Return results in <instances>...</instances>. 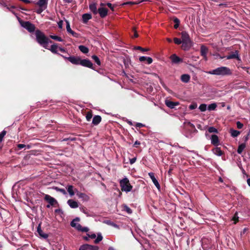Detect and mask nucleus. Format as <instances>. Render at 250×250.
<instances>
[{
	"instance_id": "obj_1",
	"label": "nucleus",
	"mask_w": 250,
	"mask_h": 250,
	"mask_svg": "<svg viewBox=\"0 0 250 250\" xmlns=\"http://www.w3.org/2000/svg\"><path fill=\"white\" fill-rule=\"evenodd\" d=\"M35 35L37 42L45 49H49L47 47V44L48 43H52L53 42L50 40L39 29L36 30Z\"/></svg>"
},
{
	"instance_id": "obj_2",
	"label": "nucleus",
	"mask_w": 250,
	"mask_h": 250,
	"mask_svg": "<svg viewBox=\"0 0 250 250\" xmlns=\"http://www.w3.org/2000/svg\"><path fill=\"white\" fill-rule=\"evenodd\" d=\"M209 73L217 75H229L231 74V71L227 67H220L212 70Z\"/></svg>"
},
{
	"instance_id": "obj_3",
	"label": "nucleus",
	"mask_w": 250,
	"mask_h": 250,
	"mask_svg": "<svg viewBox=\"0 0 250 250\" xmlns=\"http://www.w3.org/2000/svg\"><path fill=\"white\" fill-rule=\"evenodd\" d=\"M80 219L79 217H76L71 222L70 225L72 227L74 228L79 231L83 232H87L89 231V228L86 227H82L79 223Z\"/></svg>"
},
{
	"instance_id": "obj_4",
	"label": "nucleus",
	"mask_w": 250,
	"mask_h": 250,
	"mask_svg": "<svg viewBox=\"0 0 250 250\" xmlns=\"http://www.w3.org/2000/svg\"><path fill=\"white\" fill-rule=\"evenodd\" d=\"M120 184L122 190L126 192L130 191L132 188V187L127 178H124L120 180Z\"/></svg>"
},
{
	"instance_id": "obj_5",
	"label": "nucleus",
	"mask_w": 250,
	"mask_h": 250,
	"mask_svg": "<svg viewBox=\"0 0 250 250\" xmlns=\"http://www.w3.org/2000/svg\"><path fill=\"white\" fill-rule=\"evenodd\" d=\"M21 25L25 28L29 32L32 33L35 31L36 27L34 24L29 21L19 20Z\"/></svg>"
},
{
	"instance_id": "obj_6",
	"label": "nucleus",
	"mask_w": 250,
	"mask_h": 250,
	"mask_svg": "<svg viewBox=\"0 0 250 250\" xmlns=\"http://www.w3.org/2000/svg\"><path fill=\"white\" fill-rule=\"evenodd\" d=\"M66 61L70 62H91L90 61L87 59H82L79 56H69L68 57L63 56Z\"/></svg>"
},
{
	"instance_id": "obj_7",
	"label": "nucleus",
	"mask_w": 250,
	"mask_h": 250,
	"mask_svg": "<svg viewBox=\"0 0 250 250\" xmlns=\"http://www.w3.org/2000/svg\"><path fill=\"white\" fill-rule=\"evenodd\" d=\"M225 59L226 60L236 59L238 61H241L237 50L229 52L228 55H225Z\"/></svg>"
},
{
	"instance_id": "obj_8",
	"label": "nucleus",
	"mask_w": 250,
	"mask_h": 250,
	"mask_svg": "<svg viewBox=\"0 0 250 250\" xmlns=\"http://www.w3.org/2000/svg\"><path fill=\"white\" fill-rule=\"evenodd\" d=\"M108 10L106 7H99L98 9V14H99L100 17L104 19L108 15Z\"/></svg>"
},
{
	"instance_id": "obj_9",
	"label": "nucleus",
	"mask_w": 250,
	"mask_h": 250,
	"mask_svg": "<svg viewBox=\"0 0 250 250\" xmlns=\"http://www.w3.org/2000/svg\"><path fill=\"white\" fill-rule=\"evenodd\" d=\"M208 53V48L205 45L202 44L200 47V54L205 61H207V54Z\"/></svg>"
},
{
	"instance_id": "obj_10",
	"label": "nucleus",
	"mask_w": 250,
	"mask_h": 250,
	"mask_svg": "<svg viewBox=\"0 0 250 250\" xmlns=\"http://www.w3.org/2000/svg\"><path fill=\"white\" fill-rule=\"evenodd\" d=\"M99 247L97 246H92L89 244H84L82 245L79 250H98Z\"/></svg>"
},
{
	"instance_id": "obj_11",
	"label": "nucleus",
	"mask_w": 250,
	"mask_h": 250,
	"mask_svg": "<svg viewBox=\"0 0 250 250\" xmlns=\"http://www.w3.org/2000/svg\"><path fill=\"white\" fill-rule=\"evenodd\" d=\"M76 193L78 197L81 199L83 201H88L89 200V197L86 194L82 192H80L77 189H75Z\"/></svg>"
},
{
	"instance_id": "obj_12",
	"label": "nucleus",
	"mask_w": 250,
	"mask_h": 250,
	"mask_svg": "<svg viewBox=\"0 0 250 250\" xmlns=\"http://www.w3.org/2000/svg\"><path fill=\"white\" fill-rule=\"evenodd\" d=\"M89 8L90 11L94 14H98V9L97 7V3L96 2H91L89 3Z\"/></svg>"
},
{
	"instance_id": "obj_13",
	"label": "nucleus",
	"mask_w": 250,
	"mask_h": 250,
	"mask_svg": "<svg viewBox=\"0 0 250 250\" xmlns=\"http://www.w3.org/2000/svg\"><path fill=\"white\" fill-rule=\"evenodd\" d=\"M211 144L214 146H218L219 145V140L218 137L215 134L212 135L210 137Z\"/></svg>"
},
{
	"instance_id": "obj_14",
	"label": "nucleus",
	"mask_w": 250,
	"mask_h": 250,
	"mask_svg": "<svg viewBox=\"0 0 250 250\" xmlns=\"http://www.w3.org/2000/svg\"><path fill=\"white\" fill-rule=\"evenodd\" d=\"M148 175L150 177V178H151V179L152 180L153 184L156 186V187L158 189H159L160 188V185L159 184V182L157 181V180L155 178V177L154 176V174L153 172H149Z\"/></svg>"
},
{
	"instance_id": "obj_15",
	"label": "nucleus",
	"mask_w": 250,
	"mask_h": 250,
	"mask_svg": "<svg viewBox=\"0 0 250 250\" xmlns=\"http://www.w3.org/2000/svg\"><path fill=\"white\" fill-rule=\"evenodd\" d=\"M66 23V30L74 37H78V34L73 31L70 28V23L67 20L65 21Z\"/></svg>"
},
{
	"instance_id": "obj_16",
	"label": "nucleus",
	"mask_w": 250,
	"mask_h": 250,
	"mask_svg": "<svg viewBox=\"0 0 250 250\" xmlns=\"http://www.w3.org/2000/svg\"><path fill=\"white\" fill-rule=\"evenodd\" d=\"M44 200L47 201L51 206H53L55 203H57L56 199L48 194L45 195Z\"/></svg>"
},
{
	"instance_id": "obj_17",
	"label": "nucleus",
	"mask_w": 250,
	"mask_h": 250,
	"mask_svg": "<svg viewBox=\"0 0 250 250\" xmlns=\"http://www.w3.org/2000/svg\"><path fill=\"white\" fill-rule=\"evenodd\" d=\"M191 46V41L182 42L181 48L184 50H188Z\"/></svg>"
},
{
	"instance_id": "obj_18",
	"label": "nucleus",
	"mask_w": 250,
	"mask_h": 250,
	"mask_svg": "<svg viewBox=\"0 0 250 250\" xmlns=\"http://www.w3.org/2000/svg\"><path fill=\"white\" fill-rule=\"evenodd\" d=\"M211 56L213 60H221V59H225V55L218 53H213L211 55Z\"/></svg>"
},
{
	"instance_id": "obj_19",
	"label": "nucleus",
	"mask_w": 250,
	"mask_h": 250,
	"mask_svg": "<svg viewBox=\"0 0 250 250\" xmlns=\"http://www.w3.org/2000/svg\"><path fill=\"white\" fill-rule=\"evenodd\" d=\"M166 105L169 108L172 109L175 107V106L179 104V102H173L169 100L165 101Z\"/></svg>"
},
{
	"instance_id": "obj_20",
	"label": "nucleus",
	"mask_w": 250,
	"mask_h": 250,
	"mask_svg": "<svg viewBox=\"0 0 250 250\" xmlns=\"http://www.w3.org/2000/svg\"><path fill=\"white\" fill-rule=\"evenodd\" d=\"M48 0H38L37 5L39 7L46 9L47 6V2Z\"/></svg>"
},
{
	"instance_id": "obj_21",
	"label": "nucleus",
	"mask_w": 250,
	"mask_h": 250,
	"mask_svg": "<svg viewBox=\"0 0 250 250\" xmlns=\"http://www.w3.org/2000/svg\"><path fill=\"white\" fill-rule=\"evenodd\" d=\"M67 204L71 208H76L79 207L77 202L74 201L72 199H69L67 201Z\"/></svg>"
},
{
	"instance_id": "obj_22",
	"label": "nucleus",
	"mask_w": 250,
	"mask_h": 250,
	"mask_svg": "<svg viewBox=\"0 0 250 250\" xmlns=\"http://www.w3.org/2000/svg\"><path fill=\"white\" fill-rule=\"evenodd\" d=\"M171 61V62H180L182 61L181 58L177 56L175 54H173L169 57Z\"/></svg>"
},
{
	"instance_id": "obj_23",
	"label": "nucleus",
	"mask_w": 250,
	"mask_h": 250,
	"mask_svg": "<svg viewBox=\"0 0 250 250\" xmlns=\"http://www.w3.org/2000/svg\"><path fill=\"white\" fill-rule=\"evenodd\" d=\"M182 42L191 41L188 34L186 31H182L181 33Z\"/></svg>"
},
{
	"instance_id": "obj_24",
	"label": "nucleus",
	"mask_w": 250,
	"mask_h": 250,
	"mask_svg": "<svg viewBox=\"0 0 250 250\" xmlns=\"http://www.w3.org/2000/svg\"><path fill=\"white\" fill-rule=\"evenodd\" d=\"M37 232L39 235L44 239H46L48 237V234L45 233L41 229V225L40 224L37 228Z\"/></svg>"
},
{
	"instance_id": "obj_25",
	"label": "nucleus",
	"mask_w": 250,
	"mask_h": 250,
	"mask_svg": "<svg viewBox=\"0 0 250 250\" xmlns=\"http://www.w3.org/2000/svg\"><path fill=\"white\" fill-rule=\"evenodd\" d=\"M92 19V15L89 13H85L83 15L82 20L84 23H86L87 21Z\"/></svg>"
},
{
	"instance_id": "obj_26",
	"label": "nucleus",
	"mask_w": 250,
	"mask_h": 250,
	"mask_svg": "<svg viewBox=\"0 0 250 250\" xmlns=\"http://www.w3.org/2000/svg\"><path fill=\"white\" fill-rule=\"evenodd\" d=\"M75 189L72 185H68L67 186V190L70 196H73L75 194V193H76Z\"/></svg>"
},
{
	"instance_id": "obj_27",
	"label": "nucleus",
	"mask_w": 250,
	"mask_h": 250,
	"mask_svg": "<svg viewBox=\"0 0 250 250\" xmlns=\"http://www.w3.org/2000/svg\"><path fill=\"white\" fill-rule=\"evenodd\" d=\"M102 120L101 117L99 115L95 116L92 120V124L95 125H98Z\"/></svg>"
},
{
	"instance_id": "obj_28",
	"label": "nucleus",
	"mask_w": 250,
	"mask_h": 250,
	"mask_svg": "<svg viewBox=\"0 0 250 250\" xmlns=\"http://www.w3.org/2000/svg\"><path fill=\"white\" fill-rule=\"evenodd\" d=\"M212 152L216 155L220 156L222 155L223 152L221 150V148L218 147H216L212 150Z\"/></svg>"
},
{
	"instance_id": "obj_29",
	"label": "nucleus",
	"mask_w": 250,
	"mask_h": 250,
	"mask_svg": "<svg viewBox=\"0 0 250 250\" xmlns=\"http://www.w3.org/2000/svg\"><path fill=\"white\" fill-rule=\"evenodd\" d=\"M190 79V77L188 74H183L181 77V81L185 83H188Z\"/></svg>"
},
{
	"instance_id": "obj_30",
	"label": "nucleus",
	"mask_w": 250,
	"mask_h": 250,
	"mask_svg": "<svg viewBox=\"0 0 250 250\" xmlns=\"http://www.w3.org/2000/svg\"><path fill=\"white\" fill-rule=\"evenodd\" d=\"M79 49L84 54H86L89 52V49L84 45H81L79 46Z\"/></svg>"
},
{
	"instance_id": "obj_31",
	"label": "nucleus",
	"mask_w": 250,
	"mask_h": 250,
	"mask_svg": "<svg viewBox=\"0 0 250 250\" xmlns=\"http://www.w3.org/2000/svg\"><path fill=\"white\" fill-rule=\"evenodd\" d=\"M246 147V145L244 143L241 144L238 146L237 152L238 154H241L245 148Z\"/></svg>"
},
{
	"instance_id": "obj_32",
	"label": "nucleus",
	"mask_w": 250,
	"mask_h": 250,
	"mask_svg": "<svg viewBox=\"0 0 250 250\" xmlns=\"http://www.w3.org/2000/svg\"><path fill=\"white\" fill-rule=\"evenodd\" d=\"M173 22H174L175 24L174 25V28L175 29H177L180 24V21L177 17H173Z\"/></svg>"
},
{
	"instance_id": "obj_33",
	"label": "nucleus",
	"mask_w": 250,
	"mask_h": 250,
	"mask_svg": "<svg viewBox=\"0 0 250 250\" xmlns=\"http://www.w3.org/2000/svg\"><path fill=\"white\" fill-rule=\"evenodd\" d=\"M230 133L231 134V136L233 137H237L240 133V131L233 129H231L230 130Z\"/></svg>"
},
{
	"instance_id": "obj_34",
	"label": "nucleus",
	"mask_w": 250,
	"mask_h": 250,
	"mask_svg": "<svg viewBox=\"0 0 250 250\" xmlns=\"http://www.w3.org/2000/svg\"><path fill=\"white\" fill-rule=\"evenodd\" d=\"M57 48H58V45L57 44H52L51 46V48L50 49V50L53 53H54V54H57Z\"/></svg>"
},
{
	"instance_id": "obj_35",
	"label": "nucleus",
	"mask_w": 250,
	"mask_h": 250,
	"mask_svg": "<svg viewBox=\"0 0 250 250\" xmlns=\"http://www.w3.org/2000/svg\"><path fill=\"white\" fill-rule=\"evenodd\" d=\"M217 107V104L215 103H212L208 105V109L209 111L214 110Z\"/></svg>"
},
{
	"instance_id": "obj_36",
	"label": "nucleus",
	"mask_w": 250,
	"mask_h": 250,
	"mask_svg": "<svg viewBox=\"0 0 250 250\" xmlns=\"http://www.w3.org/2000/svg\"><path fill=\"white\" fill-rule=\"evenodd\" d=\"M49 37L51 39L56 40L57 41L62 42L63 41L61 37L56 35H50Z\"/></svg>"
},
{
	"instance_id": "obj_37",
	"label": "nucleus",
	"mask_w": 250,
	"mask_h": 250,
	"mask_svg": "<svg viewBox=\"0 0 250 250\" xmlns=\"http://www.w3.org/2000/svg\"><path fill=\"white\" fill-rule=\"evenodd\" d=\"M53 189L56 190L57 191H59L62 193L63 194L65 195L66 194V192L64 189L63 188H60L58 187H54L53 188Z\"/></svg>"
},
{
	"instance_id": "obj_38",
	"label": "nucleus",
	"mask_w": 250,
	"mask_h": 250,
	"mask_svg": "<svg viewBox=\"0 0 250 250\" xmlns=\"http://www.w3.org/2000/svg\"><path fill=\"white\" fill-rule=\"evenodd\" d=\"M82 65L87 67L90 68L94 69V65L95 64V63H80Z\"/></svg>"
},
{
	"instance_id": "obj_39",
	"label": "nucleus",
	"mask_w": 250,
	"mask_h": 250,
	"mask_svg": "<svg viewBox=\"0 0 250 250\" xmlns=\"http://www.w3.org/2000/svg\"><path fill=\"white\" fill-rule=\"evenodd\" d=\"M207 105L205 104H201L199 107V110L202 112L205 111L207 110Z\"/></svg>"
},
{
	"instance_id": "obj_40",
	"label": "nucleus",
	"mask_w": 250,
	"mask_h": 250,
	"mask_svg": "<svg viewBox=\"0 0 250 250\" xmlns=\"http://www.w3.org/2000/svg\"><path fill=\"white\" fill-rule=\"evenodd\" d=\"M103 239V236H102L101 233H99L98 234V236L96 238V239L94 241V243L95 244H97L99 243L100 241H101Z\"/></svg>"
},
{
	"instance_id": "obj_41",
	"label": "nucleus",
	"mask_w": 250,
	"mask_h": 250,
	"mask_svg": "<svg viewBox=\"0 0 250 250\" xmlns=\"http://www.w3.org/2000/svg\"><path fill=\"white\" fill-rule=\"evenodd\" d=\"M106 6L109 7L112 12H114L115 11V8L116 7L115 5H113L112 3L110 2H106Z\"/></svg>"
},
{
	"instance_id": "obj_42",
	"label": "nucleus",
	"mask_w": 250,
	"mask_h": 250,
	"mask_svg": "<svg viewBox=\"0 0 250 250\" xmlns=\"http://www.w3.org/2000/svg\"><path fill=\"white\" fill-rule=\"evenodd\" d=\"M208 131L209 133H218V130L216 128H215L214 127H213V126L209 127L208 128Z\"/></svg>"
},
{
	"instance_id": "obj_43",
	"label": "nucleus",
	"mask_w": 250,
	"mask_h": 250,
	"mask_svg": "<svg viewBox=\"0 0 250 250\" xmlns=\"http://www.w3.org/2000/svg\"><path fill=\"white\" fill-rule=\"evenodd\" d=\"M134 48L135 49H137V50H139L142 52H144V51H148L149 50V48H143L141 46H135L134 47Z\"/></svg>"
},
{
	"instance_id": "obj_44",
	"label": "nucleus",
	"mask_w": 250,
	"mask_h": 250,
	"mask_svg": "<svg viewBox=\"0 0 250 250\" xmlns=\"http://www.w3.org/2000/svg\"><path fill=\"white\" fill-rule=\"evenodd\" d=\"M124 210L128 214L132 213V210L126 205L124 206Z\"/></svg>"
},
{
	"instance_id": "obj_45",
	"label": "nucleus",
	"mask_w": 250,
	"mask_h": 250,
	"mask_svg": "<svg viewBox=\"0 0 250 250\" xmlns=\"http://www.w3.org/2000/svg\"><path fill=\"white\" fill-rule=\"evenodd\" d=\"M209 44L215 50H218L219 49V47L218 46V45L217 44V43H214V42H212V43H209Z\"/></svg>"
},
{
	"instance_id": "obj_46",
	"label": "nucleus",
	"mask_w": 250,
	"mask_h": 250,
	"mask_svg": "<svg viewBox=\"0 0 250 250\" xmlns=\"http://www.w3.org/2000/svg\"><path fill=\"white\" fill-rule=\"evenodd\" d=\"M174 42L176 44H180L182 42V41L180 39L177 38H174L173 39Z\"/></svg>"
},
{
	"instance_id": "obj_47",
	"label": "nucleus",
	"mask_w": 250,
	"mask_h": 250,
	"mask_svg": "<svg viewBox=\"0 0 250 250\" xmlns=\"http://www.w3.org/2000/svg\"><path fill=\"white\" fill-rule=\"evenodd\" d=\"M232 220L234 221V224H236L237 223V222H238V214H237V213L236 212L235 213V214L234 215L233 218H232Z\"/></svg>"
},
{
	"instance_id": "obj_48",
	"label": "nucleus",
	"mask_w": 250,
	"mask_h": 250,
	"mask_svg": "<svg viewBox=\"0 0 250 250\" xmlns=\"http://www.w3.org/2000/svg\"><path fill=\"white\" fill-rule=\"evenodd\" d=\"M0 4L3 6L6 7L7 9H8V10H10V8H9V7H8L7 5L3 0H1L0 1Z\"/></svg>"
},
{
	"instance_id": "obj_49",
	"label": "nucleus",
	"mask_w": 250,
	"mask_h": 250,
	"mask_svg": "<svg viewBox=\"0 0 250 250\" xmlns=\"http://www.w3.org/2000/svg\"><path fill=\"white\" fill-rule=\"evenodd\" d=\"M6 134V131L4 130H3L0 133V143L2 141V139L3 137Z\"/></svg>"
},
{
	"instance_id": "obj_50",
	"label": "nucleus",
	"mask_w": 250,
	"mask_h": 250,
	"mask_svg": "<svg viewBox=\"0 0 250 250\" xmlns=\"http://www.w3.org/2000/svg\"><path fill=\"white\" fill-rule=\"evenodd\" d=\"M92 117V115L91 113H88L86 115V119L87 121H90Z\"/></svg>"
},
{
	"instance_id": "obj_51",
	"label": "nucleus",
	"mask_w": 250,
	"mask_h": 250,
	"mask_svg": "<svg viewBox=\"0 0 250 250\" xmlns=\"http://www.w3.org/2000/svg\"><path fill=\"white\" fill-rule=\"evenodd\" d=\"M197 107V104H190L189 106V108L191 110H193V109L196 108Z\"/></svg>"
},
{
	"instance_id": "obj_52",
	"label": "nucleus",
	"mask_w": 250,
	"mask_h": 250,
	"mask_svg": "<svg viewBox=\"0 0 250 250\" xmlns=\"http://www.w3.org/2000/svg\"><path fill=\"white\" fill-rule=\"evenodd\" d=\"M92 58L95 61V62H100V59H99V58L97 56L93 55L92 56Z\"/></svg>"
},
{
	"instance_id": "obj_53",
	"label": "nucleus",
	"mask_w": 250,
	"mask_h": 250,
	"mask_svg": "<svg viewBox=\"0 0 250 250\" xmlns=\"http://www.w3.org/2000/svg\"><path fill=\"white\" fill-rule=\"evenodd\" d=\"M132 30L134 32L133 37L134 38H137L138 37V34L136 30L135 27H133L132 29Z\"/></svg>"
},
{
	"instance_id": "obj_54",
	"label": "nucleus",
	"mask_w": 250,
	"mask_h": 250,
	"mask_svg": "<svg viewBox=\"0 0 250 250\" xmlns=\"http://www.w3.org/2000/svg\"><path fill=\"white\" fill-rule=\"evenodd\" d=\"M236 125H237V128H239V129L242 128L243 127V124H242L239 121L237 122Z\"/></svg>"
},
{
	"instance_id": "obj_55",
	"label": "nucleus",
	"mask_w": 250,
	"mask_h": 250,
	"mask_svg": "<svg viewBox=\"0 0 250 250\" xmlns=\"http://www.w3.org/2000/svg\"><path fill=\"white\" fill-rule=\"evenodd\" d=\"M45 9L43 8H42V7H39V8L37 10V11L36 12L38 13V14H41L42 13V12Z\"/></svg>"
},
{
	"instance_id": "obj_56",
	"label": "nucleus",
	"mask_w": 250,
	"mask_h": 250,
	"mask_svg": "<svg viewBox=\"0 0 250 250\" xmlns=\"http://www.w3.org/2000/svg\"><path fill=\"white\" fill-rule=\"evenodd\" d=\"M58 27L59 28L62 29V28L63 25V21L62 20L60 21L58 23Z\"/></svg>"
},
{
	"instance_id": "obj_57",
	"label": "nucleus",
	"mask_w": 250,
	"mask_h": 250,
	"mask_svg": "<svg viewBox=\"0 0 250 250\" xmlns=\"http://www.w3.org/2000/svg\"><path fill=\"white\" fill-rule=\"evenodd\" d=\"M136 159H136V157H134V158H132V159H130L129 160L130 164L131 165L133 164L136 162Z\"/></svg>"
},
{
	"instance_id": "obj_58",
	"label": "nucleus",
	"mask_w": 250,
	"mask_h": 250,
	"mask_svg": "<svg viewBox=\"0 0 250 250\" xmlns=\"http://www.w3.org/2000/svg\"><path fill=\"white\" fill-rule=\"evenodd\" d=\"M87 236H88L89 238H90L91 239H94V238H95L96 237V235L94 233L91 234H87Z\"/></svg>"
},
{
	"instance_id": "obj_59",
	"label": "nucleus",
	"mask_w": 250,
	"mask_h": 250,
	"mask_svg": "<svg viewBox=\"0 0 250 250\" xmlns=\"http://www.w3.org/2000/svg\"><path fill=\"white\" fill-rule=\"evenodd\" d=\"M146 58H147V57H144V56L140 57L139 58V61L140 62L145 61H146Z\"/></svg>"
},
{
	"instance_id": "obj_60",
	"label": "nucleus",
	"mask_w": 250,
	"mask_h": 250,
	"mask_svg": "<svg viewBox=\"0 0 250 250\" xmlns=\"http://www.w3.org/2000/svg\"><path fill=\"white\" fill-rule=\"evenodd\" d=\"M18 147L21 149L22 148H24L26 146V145H24V144H18Z\"/></svg>"
},
{
	"instance_id": "obj_61",
	"label": "nucleus",
	"mask_w": 250,
	"mask_h": 250,
	"mask_svg": "<svg viewBox=\"0 0 250 250\" xmlns=\"http://www.w3.org/2000/svg\"><path fill=\"white\" fill-rule=\"evenodd\" d=\"M136 126L137 127L141 128L144 126V125L142 123H138L136 124Z\"/></svg>"
},
{
	"instance_id": "obj_62",
	"label": "nucleus",
	"mask_w": 250,
	"mask_h": 250,
	"mask_svg": "<svg viewBox=\"0 0 250 250\" xmlns=\"http://www.w3.org/2000/svg\"><path fill=\"white\" fill-rule=\"evenodd\" d=\"M146 61L147 62H152L153 60L151 58L147 57Z\"/></svg>"
},
{
	"instance_id": "obj_63",
	"label": "nucleus",
	"mask_w": 250,
	"mask_h": 250,
	"mask_svg": "<svg viewBox=\"0 0 250 250\" xmlns=\"http://www.w3.org/2000/svg\"><path fill=\"white\" fill-rule=\"evenodd\" d=\"M140 145V142H139V141H136L134 143V145H133V146H134V147H137V146H138V145Z\"/></svg>"
},
{
	"instance_id": "obj_64",
	"label": "nucleus",
	"mask_w": 250,
	"mask_h": 250,
	"mask_svg": "<svg viewBox=\"0 0 250 250\" xmlns=\"http://www.w3.org/2000/svg\"><path fill=\"white\" fill-rule=\"evenodd\" d=\"M106 6V3L101 2L99 7H105Z\"/></svg>"
}]
</instances>
